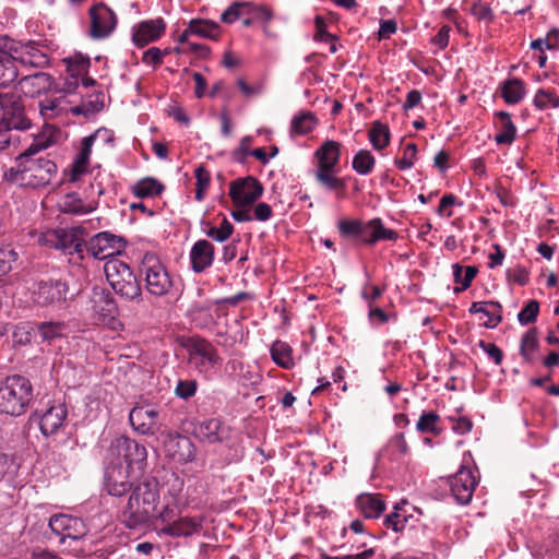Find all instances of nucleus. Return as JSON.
Returning a JSON list of instances; mask_svg holds the SVG:
<instances>
[{"label":"nucleus","mask_w":559,"mask_h":559,"mask_svg":"<svg viewBox=\"0 0 559 559\" xmlns=\"http://www.w3.org/2000/svg\"><path fill=\"white\" fill-rule=\"evenodd\" d=\"M183 479L175 476L168 483V490L160 502L159 483L156 478H145L133 488L132 493L120 511V521L129 530L151 528L158 533L164 525L173 523L186 509L182 496Z\"/></svg>","instance_id":"obj_1"},{"label":"nucleus","mask_w":559,"mask_h":559,"mask_svg":"<svg viewBox=\"0 0 559 559\" xmlns=\"http://www.w3.org/2000/svg\"><path fill=\"white\" fill-rule=\"evenodd\" d=\"M55 133L53 128L46 126L35 135L32 144L16 156L15 165L4 171V180L34 189L49 185L57 175V165L52 159L35 155L56 142Z\"/></svg>","instance_id":"obj_2"},{"label":"nucleus","mask_w":559,"mask_h":559,"mask_svg":"<svg viewBox=\"0 0 559 559\" xmlns=\"http://www.w3.org/2000/svg\"><path fill=\"white\" fill-rule=\"evenodd\" d=\"M82 236V228H57L43 233L39 241L46 247L62 251L64 254H76L79 260L84 258V251L94 259L106 260L119 254L127 245L122 237L109 231H100L87 242L84 241Z\"/></svg>","instance_id":"obj_3"},{"label":"nucleus","mask_w":559,"mask_h":559,"mask_svg":"<svg viewBox=\"0 0 559 559\" xmlns=\"http://www.w3.org/2000/svg\"><path fill=\"white\" fill-rule=\"evenodd\" d=\"M342 144L334 140L324 141L314 152L316 169L313 171L317 183L328 192H333L337 198H345L347 182L338 177V164L341 159Z\"/></svg>","instance_id":"obj_4"},{"label":"nucleus","mask_w":559,"mask_h":559,"mask_svg":"<svg viewBox=\"0 0 559 559\" xmlns=\"http://www.w3.org/2000/svg\"><path fill=\"white\" fill-rule=\"evenodd\" d=\"M33 397V385L27 378L14 374L0 381L1 414L16 417L23 415L27 411Z\"/></svg>","instance_id":"obj_5"},{"label":"nucleus","mask_w":559,"mask_h":559,"mask_svg":"<svg viewBox=\"0 0 559 559\" xmlns=\"http://www.w3.org/2000/svg\"><path fill=\"white\" fill-rule=\"evenodd\" d=\"M146 292L155 297L174 296L178 288L173 276L160 259L152 252H146L140 264Z\"/></svg>","instance_id":"obj_6"},{"label":"nucleus","mask_w":559,"mask_h":559,"mask_svg":"<svg viewBox=\"0 0 559 559\" xmlns=\"http://www.w3.org/2000/svg\"><path fill=\"white\" fill-rule=\"evenodd\" d=\"M104 272L117 295L131 301L141 300L142 287L127 263L118 259H110L105 263Z\"/></svg>","instance_id":"obj_7"},{"label":"nucleus","mask_w":559,"mask_h":559,"mask_svg":"<svg viewBox=\"0 0 559 559\" xmlns=\"http://www.w3.org/2000/svg\"><path fill=\"white\" fill-rule=\"evenodd\" d=\"M0 121L16 131H26L32 128V120L28 118L23 98L14 92L0 91Z\"/></svg>","instance_id":"obj_8"},{"label":"nucleus","mask_w":559,"mask_h":559,"mask_svg":"<svg viewBox=\"0 0 559 559\" xmlns=\"http://www.w3.org/2000/svg\"><path fill=\"white\" fill-rule=\"evenodd\" d=\"M111 455L121 459L126 463V468L136 472L141 475L146 466L147 451L143 444L127 437L120 436L112 440L110 444Z\"/></svg>","instance_id":"obj_9"},{"label":"nucleus","mask_w":559,"mask_h":559,"mask_svg":"<svg viewBox=\"0 0 559 559\" xmlns=\"http://www.w3.org/2000/svg\"><path fill=\"white\" fill-rule=\"evenodd\" d=\"M91 38L99 40L109 37L117 27L116 13L104 2L96 3L88 9Z\"/></svg>","instance_id":"obj_10"},{"label":"nucleus","mask_w":559,"mask_h":559,"mask_svg":"<svg viewBox=\"0 0 559 559\" xmlns=\"http://www.w3.org/2000/svg\"><path fill=\"white\" fill-rule=\"evenodd\" d=\"M15 62L24 68L44 69L50 64V48L46 40H22Z\"/></svg>","instance_id":"obj_11"},{"label":"nucleus","mask_w":559,"mask_h":559,"mask_svg":"<svg viewBox=\"0 0 559 559\" xmlns=\"http://www.w3.org/2000/svg\"><path fill=\"white\" fill-rule=\"evenodd\" d=\"M189 360L200 372H206L221 364L215 346L205 338L193 336L188 341Z\"/></svg>","instance_id":"obj_12"},{"label":"nucleus","mask_w":559,"mask_h":559,"mask_svg":"<svg viewBox=\"0 0 559 559\" xmlns=\"http://www.w3.org/2000/svg\"><path fill=\"white\" fill-rule=\"evenodd\" d=\"M51 532L64 544L68 539L78 542L83 539L87 533V524L81 518L70 514H55L49 520Z\"/></svg>","instance_id":"obj_13"},{"label":"nucleus","mask_w":559,"mask_h":559,"mask_svg":"<svg viewBox=\"0 0 559 559\" xmlns=\"http://www.w3.org/2000/svg\"><path fill=\"white\" fill-rule=\"evenodd\" d=\"M263 191V185L253 176L237 178L229 185V197L236 207L252 205Z\"/></svg>","instance_id":"obj_14"},{"label":"nucleus","mask_w":559,"mask_h":559,"mask_svg":"<svg viewBox=\"0 0 559 559\" xmlns=\"http://www.w3.org/2000/svg\"><path fill=\"white\" fill-rule=\"evenodd\" d=\"M477 484L478 480L475 472L466 466H462L449 478V486L452 496L457 503L463 506L471 502Z\"/></svg>","instance_id":"obj_15"},{"label":"nucleus","mask_w":559,"mask_h":559,"mask_svg":"<svg viewBox=\"0 0 559 559\" xmlns=\"http://www.w3.org/2000/svg\"><path fill=\"white\" fill-rule=\"evenodd\" d=\"M69 292L68 283L61 280H48L37 283L32 297L40 307L51 306L66 301Z\"/></svg>","instance_id":"obj_16"},{"label":"nucleus","mask_w":559,"mask_h":559,"mask_svg":"<svg viewBox=\"0 0 559 559\" xmlns=\"http://www.w3.org/2000/svg\"><path fill=\"white\" fill-rule=\"evenodd\" d=\"M164 452L173 461L185 464L195 459L192 440L180 433H167L164 439Z\"/></svg>","instance_id":"obj_17"},{"label":"nucleus","mask_w":559,"mask_h":559,"mask_svg":"<svg viewBox=\"0 0 559 559\" xmlns=\"http://www.w3.org/2000/svg\"><path fill=\"white\" fill-rule=\"evenodd\" d=\"M138 476L136 472L123 467L121 464H116L107 468L105 477V486L109 495L121 497L128 491L133 490L138 484H133L130 479L131 476Z\"/></svg>","instance_id":"obj_18"},{"label":"nucleus","mask_w":559,"mask_h":559,"mask_svg":"<svg viewBox=\"0 0 559 559\" xmlns=\"http://www.w3.org/2000/svg\"><path fill=\"white\" fill-rule=\"evenodd\" d=\"M194 435L203 443H224L230 437V428L219 418H207L195 426Z\"/></svg>","instance_id":"obj_19"},{"label":"nucleus","mask_w":559,"mask_h":559,"mask_svg":"<svg viewBox=\"0 0 559 559\" xmlns=\"http://www.w3.org/2000/svg\"><path fill=\"white\" fill-rule=\"evenodd\" d=\"M158 411L150 405L135 406L129 414L131 426L142 435H155L158 431Z\"/></svg>","instance_id":"obj_20"},{"label":"nucleus","mask_w":559,"mask_h":559,"mask_svg":"<svg viewBox=\"0 0 559 559\" xmlns=\"http://www.w3.org/2000/svg\"><path fill=\"white\" fill-rule=\"evenodd\" d=\"M38 109L44 120L63 119L72 114V100L64 94L46 95L38 102Z\"/></svg>","instance_id":"obj_21"},{"label":"nucleus","mask_w":559,"mask_h":559,"mask_svg":"<svg viewBox=\"0 0 559 559\" xmlns=\"http://www.w3.org/2000/svg\"><path fill=\"white\" fill-rule=\"evenodd\" d=\"M68 416L67 406L60 402L51 403L39 416V429L44 436H52L64 426Z\"/></svg>","instance_id":"obj_22"},{"label":"nucleus","mask_w":559,"mask_h":559,"mask_svg":"<svg viewBox=\"0 0 559 559\" xmlns=\"http://www.w3.org/2000/svg\"><path fill=\"white\" fill-rule=\"evenodd\" d=\"M202 523V518L198 516L177 518L169 525L162 526L158 531V536H169L171 538L189 537L201 532Z\"/></svg>","instance_id":"obj_23"},{"label":"nucleus","mask_w":559,"mask_h":559,"mask_svg":"<svg viewBox=\"0 0 559 559\" xmlns=\"http://www.w3.org/2000/svg\"><path fill=\"white\" fill-rule=\"evenodd\" d=\"M397 238V233L386 228L381 218H373L369 222H364L362 233L358 236L357 241L366 246H373L381 240L395 241Z\"/></svg>","instance_id":"obj_24"},{"label":"nucleus","mask_w":559,"mask_h":559,"mask_svg":"<svg viewBox=\"0 0 559 559\" xmlns=\"http://www.w3.org/2000/svg\"><path fill=\"white\" fill-rule=\"evenodd\" d=\"M165 29L166 23L160 17L143 21L133 28L132 40L135 46L142 48L159 39Z\"/></svg>","instance_id":"obj_25"},{"label":"nucleus","mask_w":559,"mask_h":559,"mask_svg":"<svg viewBox=\"0 0 559 559\" xmlns=\"http://www.w3.org/2000/svg\"><path fill=\"white\" fill-rule=\"evenodd\" d=\"M53 84V78L45 72L25 75L19 81V85L23 94L32 98L50 92Z\"/></svg>","instance_id":"obj_26"},{"label":"nucleus","mask_w":559,"mask_h":559,"mask_svg":"<svg viewBox=\"0 0 559 559\" xmlns=\"http://www.w3.org/2000/svg\"><path fill=\"white\" fill-rule=\"evenodd\" d=\"M214 246L205 239L198 240L190 250L191 267L195 273L209 269L214 261Z\"/></svg>","instance_id":"obj_27"},{"label":"nucleus","mask_w":559,"mask_h":559,"mask_svg":"<svg viewBox=\"0 0 559 559\" xmlns=\"http://www.w3.org/2000/svg\"><path fill=\"white\" fill-rule=\"evenodd\" d=\"M98 133L99 131L82 139L80 152L74 158L73 164L71 166L69 178L71 182L76 181L81 175L87 171L90 157L92 154V146Z\"/></svg>","instance_id":"obj_28"},{"label":"nucleus","mask_w":559,"mask_h":559,"mask_svg":"<svg viewBox=\"0 0 559 559\" xmlns=\"http://www.w3.org/2000/svg\"><path fill=\"white\" fill-rule=\"evenodd\" d=\"M497 121L495 128L497 133L495 141L499 145H511L516 138V127L511 119V115L507 111L495 112Z\"/></svg>","instance_id":"obj_29"},{"label":"nucleus","mask_w":559,"mask_h":559,"mask_svg":"<svg viewBox=\"0 0 559 559\" xmlns=\"http://www.w3.org/2000/svg\"><path fill=\"white\" fill-rule=\"evenodd\" d=\"M356 507L366 519H378L385 510V502L380 493L365 492L356 498Z\"/></svg>","instance_id":"obj_30"},{"label":"nucleus","mask_w":559,"mask_h":559,"mask_svg":"<svg viewBox=\"0 0 559 559\" xmlns=\"http://www.w3.org/2000/svg\"><path fill=\"white\" fill-rule=\"evenodd\" d=\"M317 116L309 110H301L290 121V136H301L311 133L318 126Z\"/></svg>","instance_id":"obj_31"},{"label":"nucleus","mask_w":559,"mask_h":559,"mask_svg":"<svg viewBox=\"0 0 559 559\" xmlns=\"http://www.w3.org/2000/svg\"><path fill=\"white\" fill-rule=\"evenodd\" d=\"M92 302L94 311L103 318H114L117 314L118 307L116 300L110 293L104 289L94 290Z\"/></svg>","instance_id":"obj_32"},{"label":"nucleus","mask_w":559,"mask_h":559,"mask_svg":"<svg viewBox=\"0 0 559 559\" xmlns=\"http://www.w3.org/2000/svg\"><path fill=\"white\" fill-rule=\"evenodd\" d=\"M272 360L283 369H292L295 366L292 346L281 340H276L270 348Z\"/></svg>","instance_id":"obj_33"},{"label":"nucleus","mask_w":559,"mask_h":559,"mask_svg":"<svg viewBox=\"0 0 559 559\" xmlns=\"http://www.w3.org/2000/svg\"><path fill=\"white\" fill-rule=\"evenodd\" d=\"M189 32L193 35L217 40L221 33V27L216 22L203 19H192L189 22Z\"/></svg>","instance_id":"obj_34"},{"label":"nucleus","mask_w":559,"mask_h":559,"mask_svg":"<svg viewBox=\"0 0 559 559\" xmlns=\"http://www.w3.org/2000/svg\"><path fill=\"white\" fill-rule=\"evenodd\" d=\"M413 520V514H407L406 510L401 504H395L393 511L385 515L383 525L386 528H391L392 531L399 533L403 532Z\"/></svg>","instance_id":"obj_35"},{"label":"nucleus","mask_w":559,"mask_h":559,"mask_svg":"<svg viewBox=\"0 0 559 559\" xmlns=\"http://www.w3.org/2000/svg\"><path fill=\"white\" fill-rule=\"evenodd\" d=\"M539 347L538 333L536 328L528 329L521 340L520 354L524 361L533 364L536 360V353Z\"/></svg>","instance_id":"obj_36"},{"label":"nucleus","mask_w":559,"mask_h":559,"mask_svg":"<svg viewBox=\"0 0 559 559\" xmlns=\"http://www.w3.org/2000/svg\"><path fill=\"white\" fill-rule=\"evenodd\" d=\"M103 108L104 95L99 92L92 95L88 99L82 100L79 105L72 104V115L90 118L91 116L99 112Z\"/></svg>","instance_id":"obj_37"},{"label":"nucleus","mask_w":559,"mask_h":559,"mask_svg":"<svg viewBox=\"0 0 559 559\" xmlns=\"http://www.w3.org/2000/svg\"><path fill=\"white\" fill-rule=\"evenodd\" d=\"M501 94L507 104H518L523 99L525 95V84L521 79H510L503 82Z\"/></svg>","instance_id":"obj_38"},{"label":"nucleus","mask_w":559,"mask_h":559,"mask_svg":"<svg viewBox=\"0 0 559 559\" xmlns=\"http://www.w3.org/2000/svg\"><path fill=\"white\" fill-rule=\"evenodd\" d=\"M37 331L43 342L51 343L56 338L64 337L68 326L62 321L40 322L37 324Z\"/></svg>","instance_id":"obj_39"},{"label":"nucleus","mask_w":559,"mask_h":559,"mask_svg":"<svg viewBox=\"0 0 559 559\" xmlns=\"http://www.w3.org/2000/svg\"><path fill=\"white\" fill-rule=\"evenodd\" d=\"M441 418L437 412H423L416 424V430L420 433H430L438 437L442 432Z\"/></svg>","instance_id":"obj_40"},{"label":"nucleus","mask_w":559,"mask_h":559,"mask_svg":"<svg viewBox=\"0 0 559 559\" xmlns=\"http://www.w3.org/2000/svg\"><path fill=\"white\" fill-rule=\"evenodd\" d=\"M60 209L63 213L81 215L93 212L95 206L92 204H84L78 193L71 192L63 197L60 202Z\"/></svg>","instance_id":"obj_41"},{"label":"nucleus","mask_w":559,"mask_h":559,"mask_svg":"<svg viewBox=\"0 0 559 559\" xmlns=\"http://www.w3.org/2000/svg\"><path fill=\"white\" fill-rule=\"evenodd\" d=\"M368 138L374 150L381 151L385 148L390 144L391 138L388 124L379 120L373 121L368 132Z\"/></svg>","instance_id":"obj_42"},{"label":"nucleus","mask_w":559,"mask_h":559,"mask_svg":"<svg viewBox=\"0 0 559 559\" xmlns=\"http://www.w3.org/2000/svg\"><path fill=\"white\" fill-rule=\"evenodd\" d=\"M164 191V186L152 177H146L134 183L132 192L138 198H154Z\"/></svg>","instance_id":"obj_43"},{"label":"nucleus","mask_w":559,"mask_h":559,"mask_svg":"<svg viewBox=\"0 0 559 559\" xmlns=\"http://www.w3.org/2000/svg\"><path fill=\"white\" fill-rule=\"evenodd\" d=\"M409 452V447L406 442L405 436L403 432H399L394 435L388 442L384 453L392 461H399L400 459L406 456Z\"/></svg>","instance_id":"obj_44"},{"label":"nucleus","mask_w":559,"mask_h":559,"mask_svg":"<svg viewBox=\"0 0 559 559\" xmlns=\"http://www.w3.org/2000/svg\"><path fill=\"white\" fill-rule=\"evenodd\" d=\"M376 166V158L368 150H359L353 157L352 167L360 176L371 174Z\"/></svg>","instance_id":"obj_45"},{"label":"nucleus","mask_w":559,"mask_h":559,"mask_svg":"<svg viewBox=\"0 0 559 559\" xmlns=\"http://www.w3.org/2000/svg\"><path fill=\"white\" fill-rule=\"evenodd\" d=\"M477 273H478V269L476 266L468 265L464 270L462 265H460L457 263L454 264L453 265L454 282L462 284L461 287H455L454 292L461 293V292L467 289L471 286L472 281L477 275Z\"/></svg>","instance_id":"obj_46"},{"label":"nucleus","mask_w":559,"mask_h":559,"mask_svg":"<svg viewBox=\"0 0 559 559\" xmlns=\"http://www.w3.org/2000/svg\"><path fill=\"white\" fill-rule=\"evenodd\" d=\"M534 106L539 110L559 108V95L554 88H539L534 97Z\"/></svg>","instance_id":"obj_47"},{"label":"nucleus","mask_w":559,"mask_h":559,"mask_svg":"<svg viewBox=\"0 0 559 559\" xmlns=\"http://www.w3.org/2000/svg\"><path fill=\"white\" fill-rule=\"evenodd\" d=\"M19 76L15 60L0 56V86H9Z\"/></svg>","instance_id":"obj_48"},{"label":"nucleus","mask_w":559,"mask_h":559,"mask_svg":"<svg viewBox=\"0 0 559 559\" xmlns=\"http://www.w3.org/2000/svg\"><path fill=\"white\" fill-rule=\"evenodd\" d=\"M203 224L209 226V228L204 230V234L217 242L226 241L234 233V226L226 217L223 218L219 227L212 226L206 222H203Z\"/></svg>","instance_id":"obj_49"},{"label":"nucleus","mask_w":559,"mask_h":559,"mask_svg":"<svg viewBox=\"0 0 559 559\" xmlns=\"http://www.w3.org/2000/svg\"><path fill=\"white\" fill-rule=\"evenodd\" d=\"M417 156V145L415 143H407L402 151L401 156H396L394 165L400 170L411 169L414 166Z\"/></svg>","instance_id":"obj_50"},{"label":"nucleus","mask_w":559,"mask_h":559,"mask_svg":"<svg viewBox=\"0 0 559 559\" xmlns=\"http://www.w3.org/2000/svg\"><path fill=\"white\" fill-rule=\"evenodd\" d=\"M364 222L360 219H341L337 224L340 235L344 238L356 239L362 233Z\"/></svg>","instance_id":"obj_51"},{"label":"nucleus","mask_w":559,"mask_h":559,"mask_svg":"<svg viewBox=\"0 0 559 559\" xmlns=\"http://www.w3.org/2000/svg\"><path fill=\"white\" fill-rule=\"evenodd\" d=\"M194 176L197 180L195 199L198 201H202L204 199L205 190L209 188L211 182V174L203 165H199L194 170Z\"/></svg>","instance_id":"obj_52"},{"label":"nucleus","mask_w":559,"mask_h":559,"mask_svg":"<svg viewBox=\"0 0 559 559\" xmlns=\"http://www.w3.org/2000/svg\"><path fill=\"white\" fill-rule=\"evenodd\" d=\"M199 383L194 379L178 380L174 393L178 399L188 401L195 395Z\"/></svg>","instance_id":"obj_53"},{"label":"nucleus","mask_w":559,"mask_h":559,"mask_svg":"<svg viewBox=\"0 0 559 559\" xmlns=\"http://www.w3.org/2000/svg\"><path fill=\"white\" fill-rule=\"evenodd\" d=\"M16 259L17 253L11 246L0 245V276L8 274L12 270Z\"/></svg>","instance_id":"obj_54"},{"label":"nucleus","mask_w":559,"mask_h":559,"mask_svg":"<svg viewBox=\"0 0 559 559\" xmlns=\"http://www.w3.org/2000/svg\"><path fill=\"white\" fill-rule=\"evenodd\" d=\"M539 313V304L537 300H530L519 312L518 320L522 325L534 323Z\"/></svg>","instance_id":"obj_55"},{"label":"nucleus","mask_w":559,"mask_h":559,"mask_svg":"<svg viewBox=\"0 0 559 559\" xmlns=\"http://www.w3.org/2000/svg\"><path fill=\"white\" fill-rule=\"evenodd\" d=\"M471 13L473 14V16H475L477 21L485 22L486 24H490L495 20V14L489 4L481 1L473 3L471 8Z\"/></svg>","instance_id":"obj_56"},{"label":"nucleus","mask_w":559,"mask_h":559,"mask_svg":"<svg viewBox=\"0 0 559 559\" xmlns=\"http://www.w3.org/2000/svg\"><path fill=\"white\" fill-rule=\"evenodd\" d=\"M14 129L3 126L0 121V151H4L10 147H17L21 139L19 135L13 134Z\"/></svg>","instance_id":"obj_57"},{"label":"nucleus","mask_w":559,"mask_h":559,"mask_svg":"<svg viewBox=\"0 0 559 559\" xmlns=\"http://www.w3.org/2000/svg\"><path fill=\"white\" fill-rule=\"evenodd\" d=\"M249 5L245 2H234L221 15V21L226 24L236 22L242 14L243 10Z\"/></svg>","instance_id":"obj_58"},{"label":"nucleus","mask_w":559,"mask_h":559,"mask_svg":"<svg viewBox=\"0 0 559 559\" xmlns=\"http://www.w3.org/2000/svg\"><path fill=\"white\" fill-rule=\"evenodd\" d=\"M66 61L68 62L67 72H74L76 76L84 75L91 64L90 58H85L83 56L68 58Z\"/></svg>","instance_id":"obj_59"},{"label":"nucleus","mask_w":559,"mask_h":559,"mask_svg":"<svg viewBox=\"0 0 559 559\" xmlns=\"http://www.w3.org/2000/svg\"><path fill=\"white\" fill-rule=\"evenodd\" d=\"M22 40H15L8 35H0V53L5 58H12L15 60L17 47Z\"/></svg>","instance_id":"obj_60"},{"label":"nucleus","mask_w":559,"mask_h":559,"mask_svg":"<svg viewBox=\"0 0 559 559\" xmlns=\"http://www.w3.org/2000/svg\"><path fill=\"white\" fill-rule=\"evenodd\" d=\"M32 328L29 323L22 322L17 324L13 332L14 342L20 345H26L32 341Z\"/></svg>","instance_id":"obj_61"},{"label":"nucleus","mask_w":559,"mask_h":559,"mask_svg":"<svg viewBox=\"0 0 559 559\" xmlns=\"http://www.w3.org/2000/svg\"><path fill=\"white\" fill-rule=\"evenodd\" d=\"M166 53H168L167 50L162 51L157 47H151L146 51H144L142 61L146 64L158 67L163 63V56Z\"/></svg>","instance_id":"obj_62"},{"label":"nucleus","mask_w":559,"mask_h":559,"mask_svg":"<svg viewBox=\"0 0 559 559\" xmlns=\"http://www.w3.org/2000/svg\"><path fill=\"white\" fill-rule=\"evenodd\" d=\"M478 346L493 360L496 365H500L503 359L502 350L493 343H487L484 340L478 342Z\"/></svg>","instance_id":"obj_63"},{"label":"nucleus","mask_w":559,"mask_h":559,"mask_svg":"<svg viewBox=\"0 0 559 559\" xmlns=\"http://www.w3.org/2000/svg\"><path fill=\"white\" fill-rule=\"evenodd\" d=\"M314 24H316V28H317V32H316V35H314V39L316 40H320V41H328V40H334L335 39V36H333L332 34L328 33L326 31V23L324 21V19L322 16H316L314 19Z\"/></svg>","instance_id":"obj_64"}]
</instances>
